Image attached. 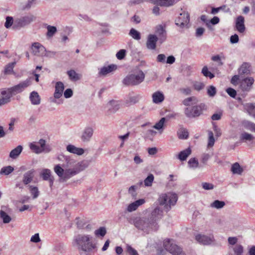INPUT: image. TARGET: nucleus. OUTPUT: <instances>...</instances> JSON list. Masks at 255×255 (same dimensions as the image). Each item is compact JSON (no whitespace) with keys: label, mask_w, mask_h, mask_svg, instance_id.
<instances>
[{"label":"nucleus","mask_w":255,"mask_h":255,"mask_svg":"<svg viewBox=\"0 0 255 255\" xmlns=\"http://www.w3.org/2000/svg\"><path fill=\"white\" fill-rule=\"evenodd\" d=\"M155 32L158 36L160 42H163L166 37V31L162 25H158L156 26Z\"/></svg>","instance_id":"6ab92c4d"},{"label":"nucleus","mask_w":255,"mask_h":255,"mask_svg":"<svg viewBox=\"0 0 255 255\" xmlns=\"http://www.w3.org/2000/svg\"><path fill=\"white\" fill-rule=\"evenodd\" d=\"M13 18L12 17L7 16L6 18V21L4 24V26L6 28H9L13 23Z\"/></svg>","instance_id":"0e129e2a"},{"label":"nucleus","mask_w":255,"mask_h":255,"mask_svg":"<svg viewBox=\"0 0 255 255\" xmlns=\"http://www.w3.org/2000/svg\"><path fill=\"white\" fill-rule=\"evenodd\" d=\"M34 177V170H31L23 175V182L24 184L27 185L30 183L33 180Z\"/></svg>","instance_id":"c85d7f7f"},{"label":"nucleus","mask_w":255,"mask_h":255,"mask_svg":"<svg viewBox=\"0 0 255 255\" xmlns=\"http://www.w3.org/2000/svg\"><path fill=\"white\" fill-rule=\"evenodd\" d=\"M255 139V137L251 134L246 132H243L240 136V139L244 141H252Z\"/></svg>","instance_id":"e433bc0d"},{"label":"nucleus","mask_w":255,"mask_h":255,"mask_svg":"<svg viewBox=\"0 0 255 255\" xmlns=\"http://www.w3.org/2000/svg\"><path fill=\"white\" fill-rule=\"evenodd\" d=\"M208 146L209 147H212L214 145L215 143V139L214 137V134L212 131H208Z\"/></svg>","instance_id":"603ef678"},{"label":"nucleus","mask_w":255,"mask_h":255,"mask_svg":"<svg viewBox=\"0 0 255 255\" xmlns=\"http://www.w3.org/2000/svg\"><path fill=\"white\" fill-rule=\"evenodd\" d=\"M204 104H200L198 106H195L192 108H186L185 109V114L188 118H194L200 116L202 110L205 108Z\"/></svg>","instance_id":"0eeeda50"},{"label":"nucleus","mask_w":255,"mask_h":255,"mask_svg":"<svg viewBox=\"0 0 255 255\" xmlns=\"http://www.w3.org/2000/svg\"><path fill=\"white\" fill-rule=\"evenodd\" d=\"M191 149L189 147L180 152L177 155V158L180 161H184L187 159V157L191 154Z\"/></svg>","instance_id":"c756f323"},{"label":"nucleus","mask_w":255,"mask_h":255,"mask_svg":"<svg viewBox=\"0 0 255 255\" xmlns=\"http://www.w3.org/2000/svg\"><path fill=\"white\" fill-rule=\"evenodd\" d=\"M129 35L136 40H139L141 38L140 33L134 28L130 30Z\"/></svg>","instance_id":"49530a36"},{"label":"nucleus","mask_w":255,"mask_h":255,"mask_svg":"<svg viewBox=\"0 0 255 255\" xmlns=\"http://www.w3.org/2000/svg\"><path fill=\"white\" fill-rule=\"evenodd\" d=\"M29 147L33 152L37 154L43 152V149L40 148L35 142L30 143Z\"/></svg>","instance_id":"a19ab883"},{"label":"nucleus","mask_w":255,"mask_h":255,"mask_svg":"<svg viewBox=\"0 0 255 255\" xmlns=\"http://www.w3.org/2000/svg\"><path fill=\"white\" fill-rule=\"evenodd\" d=\"M226 92L232 98H235L237 95L236 91L232 88H227Z\"/></svg>","instance_id":"69168bd1"},{"label":"nucleus","mask_w":255,"mask_h":255,"mask_svg":"<svg viewBox=\"0 0 255 255\" xmlns=\"http://www.w3.org/2000/svg\"><path fill=\"white\" fill-rule=\"evenodd\" d=\"M189 21V14L187 11H183L175 19V24L181 28L188 27Z\"/></svg>","instance_id":"6e6552de"},{"label":"nucleus","mask_w":255,"mask_h":255,"mask_svg":"<svg viewBox=\"0 0 255 255\" xmlns=\"http://www.w3.org/2000/svg\"><path fill=\"white\" fill-rule=\"evenodd\" d=\"M41 175L44 180H48L52 177L51 171L48 169H43L42 171Z\"/></svg>","instance_id":"c03bdc74"},{"label":"nucleus","mask_w":255,"mask_h":255,"mask_svg":"<svg viewBox=\"0 0 255 255\" xmlns=\"http://www.w3.org/2000/svg\"><path fill=\"white\" fill-rule=\"evenodd\" d=\"M166 56L163 54H160L157 55L156 57V61L158 62L165 63L166 62Z\"/></svg>","instance_id":"e2e57ef3"},{"label":"nucleus","mask_w":255,"mask_h":255,"mask_svg":"<svg viewBox=\"0 0 255 255\" xmlns=\"http://www.w3.org/2000/svg\"><path fill=\"white\" fill-rule=\"evenodd\" d=\"M254 83V79L253 77H247L240 82V88L244 92H249L252 88Z\"/></svg>","instance_id":"9b49d317"},{"label":"nucleus","mask_w":255,"mask_h":255,"mask_svg":"<svg viewBox=\"0 0 255 255\" xmlns=\"http://www.w3.org/2000/svg\"><path fill=\"white\" fill-rule=\"evenodd\" d=\"M29 99L33 105H38L40 104L41 99L37 92H32L30 94Z\"/></svg>","instance_id":"a878e982"},{"label":"nucleus","mask_w":255,"mask_h":255,"mask_svg":"<svg viewBox=\"0 0 255 255\" xmlns=\"http://www.w3.org/2000/svg\"><path fill=\"white\" fill-rule=\"evenodd\" d=\"M154 179V176L152 174H150L144 180V185L146 186H150Z\"/></svg>","instance_id":"864d4df0"},{"label":"nucleus","mask_w":255,"mask_h":255,"mask_svg":"<svg viewBox=\"0 0 255 255\" xmlns=\"http://www.w3.org/2000/svg\"><path fill=\"white\" fill-rule=\"evenodd\" d=\"M216 89L213 86H210L207 89V94L210 97H214L216 95Z\"/></svg>","instance_id":"6e6d98bb"},{"label":"nucleus","mask_w":255,"mask_h":255,"mask_svg":"<svg viewBox=\"0 0 255 255\" xmlns=\"http://www.w3.org/2000/svg\"><path fill=\"white\" fill-rule=\"evenodd\" d=\"M31 49L33 54L37 56H43L45 51V48L40 43L35 42L31 46Z\"/></svg>","instance_id":"2eb2a0df"},{"label":"nucleus","mask_w":255,"mask_h":255,"mask_svg":"<svg viewBox=\"0 0 255 255\" xmlns=\"http://www.w3.org/2000/svg\"><path fill=\"white\" fill-rule=\"evenodd\" d=\"M141 97L139 95H134L133 96H129L126 100V104L128 106H130L131 105L135 104L138 102L140 99Z\"/></svg>","instance_id":"2f4dec72"},{"label":"nucleus","mask_w":255,"mask_h":255,"mask_svg":"<svg viewBox=\"0 0 255 255\" xmlns=\"http://www.w3.org/2000/svg\"><path fill=\"white\" fill-rule=\"evenodd\" d=\"M245 18L242 16H239L236 20V27L237 30L240 33H243L245 31Z\"/></svg>","instance_id":"412c9836"},{"label":"nucleus","mask_w":255,"mask_h":255,"mask_svg":"<svg viewBox=\"0 0 255 255\" xmlns=\"http://www.w3.org/2000/svg\"><path fill=\"white\" fill-rule=\"evenodd\" d=\"M74 241L80 251V255H91L90 252L96 248L93 237L90 235L79 234L75 237Z\"/></svg>","instance_id":"7ed1b4c3"},{"label":"nucleus","mask_w":255,"mask_h":255,"mask_svg":"<svg viewBox=\"0 0 255 255\" xmlns=\"http://www.w3.org/2000/svg\"><path fill=\"white\" fill-rule=\"evenodd\" d=\"M30 193L32 195L33 198L35 199L37 198L39 195V192L37 187L33 186L31 185L29 186Z\"/></svg>","instance_id":"a18cd8bd"},{"label":"nucleus","mask_w":255,"mask_h":255,"mask_svg":"<svg viewBox=\"0 0 255 255\" xmlns=\"http://www.w3.org/2000/svg\"><path fill=\"white\" fill-rule=\"evenodd\" d=\"M145 79V74L141 70L135 71L128 74L123 80L122 83L127 86H137L141 84Z\"/></svg>","instance_id":"20e7f679"},{"label":"nucleus","mask_w":255,"mask_h":255,"mask_svg":"<svg viewBox=\"0 0 255 255\" xmlns=\"http://www.w3.org/2000/svg\"><path fill=\"white\" fill-rule=\"evenodd\" d=\"M6 211L10 212V210L7 209L6 207H2L0 211V218L5 224L9 223L11 220V217L7 214Z\"/></svg>","instance_id":"aec40b11"},{"label":"nucleus","mask_w":255,"mask_h":255,"mask_svg":"<svg viewBox=\"0 0 255 255\" xmlns=\"http://www.w3.org/2000/svg\"><path fill=\"white\" fill-rule=\"evenodd\" d=\"M197 103V100L195 97H191L185 99L182 103L186 106H189L193 104H196Z\"/></svg>","instance_id":"4c0bfd02"},{"label":"nucleus","mask_w":255,"mask_h":255,"mask_svg":"<svg viewBox=\"0 0 255 255\" xmlns=\"http://www.w3.org/2000/svg\"><path fill=\"white\" fill-rule=\"evenodd\" d=\"M232 250L235 255H243L244 253V248L240 244L236 245L232 247Z\"/></svg>","instance_id":"ea45409f"},{"label":"nucleus","mask_w":255,"mask_h":255,"mask_svg":"<svg viewBox=\"0 0 255 255\" xmlns=\"http://www.w3.org/2000/svg\"><path fill=\"white\" fill-rule=\"evenodd\" d=\"M163 214V211L159 207H156L150 214H147L150 219L153 221L156 222V221L161 218Z\"/></svg>","instance_id":"a211bd4d"},{"label":"nucleus","mask_w":255,"mask_h":255,"mask_svg":"<svg viewBox=\"0 0 255 255\" xmlns=\"http://www.w3.org/2000/svg\"><path fill=\"white\" fill-rule=\"evenodd\" d=\"M106 229L105 227H100L99 229L95 231V234L97 237H104L106 235Z\"/></svg>","instance_id":"3c124183"},{"label":"nucleus","mask_w":255,"mask_h":255,"mask_svg":"<svg viewBox=\"0 0 255 255\" xmlns=\"http://www.w3.org/2000/svg\"><path fill=\"white\" fill-rule=\"evenodd\" d=\"M153 2L161 6H170L175 3V0H153Z\"/></svg>","instance_id":"cd10ccee"},{"label":"nucleus","mask_w":255,"mask_h":255,"mask_svg":"<svg viewBox=\"0 0 255 255\" xmlns=\"http://www.w3.org/2000/svg\"><path fill=\"white\" fill-rule=\"evenodd\" d=\"M145 201L144 199H138L130 204H129L126 210L128 212H132L135 211L139 206L144 204Z\"/></svg>","instance_id":"f3484780"},{"label":"nucleus","mask_w":255,"mask_h":255,"mask_svg":"<svg viewBox=\"0 0 255 255\" xmlns=\"http://www.w3.org/2000/svg\"><path fill=\"white\" fill-rule=\"evenodd\" d=\"M126 55V50L125 49L120 50L116 54V57L119 60L124 59Z\"/></svg>","instance_id":"4d7b16f0"},{"label":"nucleus","mask_w":255,"mask_h":255,"mask_svg":"<svg viewBox=\"0 0 255 255\" xmlns=\"http://www.w3.org/2000/svg\"><path fill=\"white\" fill-rule=\"evenodd\" d=\"M179 91L185 96L190 95L191 93V89L189 87L180 88Z\"/></svg>","instance_id":"bf43d9fd"},{"label":"nucleus","mask_w":255,"mask_h":255,"mask_svg":"<svg viewBox=\"0 0 255 255\" xmlns=\"http://www.w3.org/2000/svg\"><path fill=\"white\" fill-rule=\"evenodd\" d=\"M2 97L0 98V106L8 103L10 101V99L13 95L10 92L9 88L6 90H3L1 91Z\"/></svg>","instance_id":"4468645a"},{"label":"nucleus","mask_w":255,"mask_h":255,"mask_svg":"<svg viewBox=\"0 0 255 255\" xmlns=\"http://www.w3.org/2000/svg\"><path fill=\"white\" fill-rule=\"evenodd\" d=\"M196 240L203 245H210L215 242L214 236L210 235L206 236L202 234H198L195 236Z\"/></svg>","instance_id":"9d476101"},{"label":"nucleus","mask_w":255,"mask_h":255,"mask_svg":"<svg viewBox=\"0 0 255 255\" xmlns=\"http://www.w3.org/2000/svg\"><path fill=\"white\" fill-rule=\"evenodd\" d=\"M67 150L72 153L76 154L79 155L83 154L84 152V150L82 148H78L75 146L69 144L66 147Z\"/></svg>","instance_id":"393cba45"},{"label":"nucleus","mask_w":255,"mask_h":255,"mask_svg":"<svg viewBox=\"0 0 255 255\" xmlns=\"http://www.w3.org/2000/svg\"><path fill=\"white\" fill-rule=\"evenodd\" d=\"M165 122V118H162L153 127L162 133L163 130L164 124Z\"/></svg>","instance_id":"58836bf2"},{"label":"nucleus","mask_w":255,"mask_h":255,"mask_svg":"<svg viewBox=\"0 0 255 255\" xmlns=\"http://www.w3.org/2000/svg\"><path fill=\"white\" fill-rule=\"evenodd\" d=\"M64 86L62 82H57L55 85L54 96L55 98H61L63 93Z\"/></svg>","instance_id":"b1692460"},{"label":"nucleus","mask_w":255,"mask_h":255,"mask_svg":"<svg viewBox=\"0 0 255 255\" xmlns=\"http://www.w3.org/2000/svg\"><path fill=\"white\" fill-rule=\"evenodd\" d=\"M243 124L244 127L246 128H247L249 130H250L251 131H252V130L253 128V127H254L253 125H255L254 123H252L249 121H245L243 122Z\"/></svg>","instance_id":"680f3d73"},{"label":"nucleus","mask_w":255,"mask_h":255,"mask_svg":"<svg viewBox=\"0 0 255 255\" xmlns=\"http://www.w3.org/2000/svg\"><path fill=\"white\" fill-rule=\"evenodd\" d=\"M231 171L234 174L240 175L243 172V169L238 162H236L232 165Z\"/></svg>","instance_id":"f704fd0d"},{"label":"nucleus","mask_w":255,"mask_h":255,"mask_svg":"<svg viewBox=\"0 0 255 255\" xmlns=\"http://www.w3.org/2000/svg\"><path fill=\"white\" fill-rule=\"evenodd\" d=\"M202 73L203 75L206 77H209L210 79H212L214 77V75L208 70L207 66H205L203 67L202 70Z\"/></svg>","instance_id":"8fccbe9b"},{"label":"nucleus","mask_w":255,"mask_h":255,"mask_svg":"<svg viewBox=\"0 0 255 255\" xmlns=\"http://www.w3.org/2000/svg\"><path fill=\"white\" fill-rule=\"evenodd\" d=\"M94 132L93 128L91 127H87L83 130L81 140L83 142H88L91 139Z\"/></svg>","instance_id":"dca6fc26"},{"label":"nucleus","mask_w":255,"mask_h":255,"mask_svg":"<svg viewBox=\"0 0 255 255\" xmlns=\"http://www.w3.org/2000/svg\"><path fill=\"white\" fill-rule=\"evenodd\" d=\"M47 32L46 33V36L48 38L52 37L56 33L57 30L55 26L47 25L46 26Z\"/></svg>","instance_id":"72a5a7b5"},{"label":"nucleus","mask_w":255,"mask_h":255,"mask_svg":"<svg viewBox=\"0 0 255 255\" xmlns=\"http://www.w3.org/2000/svg\"><path fill=\"white\" fill-rule=\"evenodd\" d=\"M178 136L180 139H186L188 137V132L185 128H181L177 132Z\"/></svg>","instance_id":"37998d69"},{"label":"nucleus","mask_w":255,"mask_h":255,"mask_svg":"<svg viewBox=\"0 0 255 255\" xmlns=\"http://www.w3.org/2000/svg\"><path fill=\"white\" fill-rule=\"evenodd\" d=\"M178 197L176 194L168 192L161 194L158 201L159 204L163 206L166 211H169L172 206H174L177 202Z\"/></svg>","instance_id":"39448f33"},{"label":"nucleus","mask_w":255,"mask_h":255,"mask_svg":"<svg viewBox=\"0 0 255 255\" xmlns=\"http://www.w3.org/2000/svg\"><path fill=\"white\" fill-rule=\"evenodd\" d=\"M22 149L23 147L21 145H18L10 151L9 157L12 159H16L22 152Z\"/></svg>","instance_id":"7c9ffc66"},{"label":"nucleus","mask_w":255,"mask_h":255,"mask_svg":"<svg viewBox=\"0 0 255 255\" xmlns=\"http://www.w3.org/2000/svg\"><path fill=\"white\" fill-rule=\"evenodd\" d=\"M126 251L128 255H139L137 252L128 245H127Z\"/></svg>","instance_id":"5fc2aeb1"},{"label":"nucleus","mask_w":255,"mask_h":255,"mask_svg":"<svg viewBox=\"0 0 255 255\" xmlns=\"http://www.w3.org/2000/svg\"><path fill=\"white\" fill-rule=\"evenodd\" d=\"M152 101L155 104H159L164 99L163 93L160 91H156L152 95Z\"/></svg>","instance_id":"bb28decb"},{"label":"nucleus","mask_w":255,"mask_h":255,"mask_svg":"<svg viewBox=\"0 0 255 255\" xmlns=\"http://www.w3.org/2000/svg\"><path fill=\"white\" fill-rule=\"evenodd\" d=\"M251 65L250 63L244 62L238 69L240 75L250 74L251 71Z\"/></svg>","instance_id":"4be33fe9"},{"label":"nucleus","mask_w":255,"mask_h":255,"mask_svg":"<svg viewBox=\"0 0 255 255\" xmlns=\"http://www.w3.org/2000/svg\"><path fill=\"white\" fill-rule=\"evenodd\" d=\"M14 169L10 166H6L1 169L0 173L1 174L8 175L13 171Z\"/></svg>","instance_id":"09e8293b"},{"label":"nucleus","mask_w":255,"mask_h":255,"mask_svg":"<svg viewBox=\"0 0 255 255\" xmlns=\"http://www.w3.org/2000/svg\"><path fill=\"white\" fill-rule=\"evenodd\" d=\"M35 17L32 15L29 14L15 20V22L20 27H24L29 24L31 22L35 20Z\"/></svg>","instance_id":"f8f14e48"},{"label":"nucleus","mask_w":255,"mask_h":255,"mask_svg":"<svg viewBox=\"0 0 255 255\" xmlns=\"http://www.w3.org/2000/svg\"><path fill=\"white\" fill-rule=\"evenodd\" d=\"M31 84V79H27L26 80L19 83L18 84L9 88L10 92L13 95L20 93L24 90L27 87Z\"/></svg>","instance_id":"1a4fd4ad"},{"label":"nucleus","mask_w":255,"mask_h":255,"mask_svg":"<svg viewBox=\"0 0 255 255\" xmlns=\"http://www.w3.org/2000/svg\"><path fill=\"white\" fill-rule=\"evenodd\" d=\"M88 166V163L86 161L77 162L74 159H70L67 161L66 165H64L63 167L60 164L55 165L54 171L63 181H66Z\"/></svg>","instance_id":"f257e3e1"},{"label":"nucleus","mask_w":255,"mask_h":255,"mask_svg":"<svg viewBox=\"0 0 255 255\" xmlns=\"http://www.w3.org/2000/svg\"><path fill=\"white\" fill-rule=\"evenodd\" d=\"M127 221L137 229L146 234L156 231L159 228L157 222L151 220L147 214L143 216H133L128 218Z\"/></svg>","instance_id":"f03ea898"},{"label":"nucleus","mask_w":255,"mask_h":255,"mask_svg":"<svg viewBox=\"0 0 255 255\" xmlns=\"http://www.w3.org/2000/svg\"><path fill=\"white\" fill-rule=\"evenodd\" d=\"M117 68V66L115 65H110L108 66H105L101 68L99 72V75L100 76H105L108 73H110Z\"/></svg>","instance_id":"5701e85b"},{"label":"nucleus","mask_w":255,"mask_h":255,"mask_svg":"<svg viewBox=\"0 0 255 255\" xmlns=\"http://www.w3.org/2000/svg\"><path fill=\"white\" fill-rule=\"evenodd\" d=\"M202 187L205 190H211L214 188V185L212 183L204 182L202 183Z\"/></svg>","instance_id":"338daca9"},{"label":"nucleus","mask_w":255,"mask_h":255,"mask_svg":"<svg viewBox=\"0 0 255 255\" xmlns=\"http://www.w3.org/2000/svg\"><path fill=\"white\" fill-rule=\"evenodd\" d=\"M60 98H55L54 96L53 97H50L49 98V101L51 103H55L56 105H61L63 104V100L62 99H60Z\"/></svg>","instance_id":"13d9d810"},{"label":"nucleus","mask_w":255,"mask_h":255,"mask_svg":"<svg viewBox=\"0 0 255 255\" xmlns=\"http://www.w3.org/2000/svg\"><path fill=\"white\" fill-rule=\"evenodd\" d=\"M158 37L155 34H150L148 35L146 42V46L148 49L154 50L156 47Z\"/></svg>","instance_id":"ddd939ff"},{"label":"nucleus","mask_w":255,"mask_h":255,"mask_svg":"<svg viewBox=\"0 0 255 255\" xmlns=\"http://www.w3.org/2000/svg\"><path fill=\"white\" fill-rule=\"evenodd\" d=\"M15 64L16 62H13L6 65L3 70L4 74L9 75L13 73V68L15 66Z\"/></svg>","instance_id":"473e14b6"},{"label":"nucleus","mask_w":255,"mask_h":255,"mask_svg":"<svg viewBox=\"0 0 255 255\" xmlns=\"http://www.w3.org/2000/svg\"><path fill=\"white\" fill-rule=\"evenodd\" d=\"M67 75L69 79L73 81H76L80 79V75L73 70L68 71Z\"/></svg>","instance_id":"c9c22d12"},{"label":"nucleus","mask_w":255,"mask_h":255,"mask_svg":"<svg viewBox=\"0 0 255 255\" xmlns=\"http://www.w3.org/2000/svg\"><path fill=\"white\" fill-rule=\"evenodd\" d=\"M225 205V202L216 200L211 204L210 206L219 209L223 208Z\"/></svg>","instance_id":"79ce46f5"},{"label":"nucleus","mask_w":255,"mask_h":255,"mask_svg":"<svg viewBox=\"0 0 255 255\" xmlns=\"http://www.w3.org/2000/svg\"><path fill=\"white\" fill-rule=\"evenodd\" d=\"M222 116V112H219L217 113L214 114L212 117L211 119L213 121H217L221 119V117Z\"/></svg>","instance_id":"774afa93"},{"label":"nucleus","mask_w":255,"mask_h":255,"mask_svg":"<svg viewBox=\"0 0 255 255\" xmlns=\"http://www.w3.org/2000/svg\"><path fill=\"white\" fill-rule=\"evenodd\" d=\"M204 87V84L201 82H196L193 84L194 89L197 91L202 90Z\"/></svg>","instance_id":"052dcab7"},{"label":"nucleus","mask_w":255,"mask_h":255,"mask_svg":"<svg viewBox=\"0 0 255 255\" xmlns=\"http://www.w3.org/2000/svg\"><path fill=\"white\" fill-rule=\"evenodd\" d=\"M188 163L190 168H195L199 166V162L195 158H190L189 160Z\"/></svg>","instance_id":"de8ad7c7"},{"label":"nucleus","mask_w":255,"mask_h":255,"mask_svg":"<svg viewBox=\"0 0 255 255\" xmlns=\"http://www.w3.org/2000/svg\"><path fill=\"white\" fill-rule=\"evenodd\" d=\"M164 248L173 255H184L182 249L174 243L172 240L165 239L163 243Z\"/></svg>","instance_id":"423d86ee"}]
</instances>
